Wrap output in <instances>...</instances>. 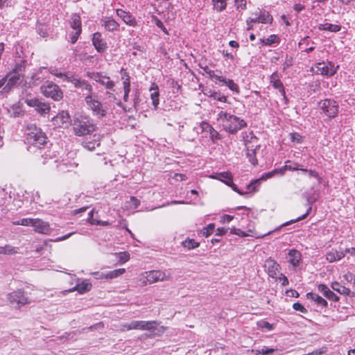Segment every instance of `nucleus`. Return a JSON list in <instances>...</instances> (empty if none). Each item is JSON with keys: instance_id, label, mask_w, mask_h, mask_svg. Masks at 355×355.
Returning <instances> with one entry per match:
<instances>
[{"instance_id": "nucleus-37", "label": "nucleus", "mask_w": 355, "mask_h": 355, "mask_svg": "<svg viewBox=\"0 0 355 355\" xmlns=\"http://www.w3.org/2000/svg\"><path fill=\"white\" fill-rule=\"evenodd\" d=\"M319 29L321 31H328L333 33H337L340 31L341 26L337 24H332L330 23H325L319 26Z\"/></svg>"}, {"instance_id": "nucleus-58", "label": "nucleus", "mask_w": 355, "mask_h": 355, "mask_svg": "<svg viewBox=\"0 0 355 355\" xmlns=\"http://www.w3.org/2000/svg\"><path fill=\"white\" fill-rule=\"evenodd\" d=\"M54 74L57 77L62 78L63 80H67L68 82H70V79H71L70 78H73V76L72 75H69V74H67V73H55Z\"/></svg>"}, {"instance_id": "nucleus-19", "label": "nucleus", "mask_w": 355, "mask_h": 355, "mask_svg": "<svg viewBox=\"0 0 355 355\" xmlns=\"http://www.w3.org/2000/svg\"><path fill=\"white\" fill-rule=\"evenodd\" d=\"M270 83L272 85L277 89H278L283 97V100L285 101V103H287L288 98L286 96V92L284 89V87L283 83L279 79L278 75L277 73H273L270 76Z\"/></svg>"}, {"instance_id": "nucleus-33", "label": "nucleus", "mask_w": 355, "mask_h": 355, "mask_svg": "<svg viewBox=\"0 0 355 355\" xmlns=\"http://www.w3.org/2000/svg\"><path fill=\"white\" fill-rule=\"evenodd\" d=\"M345 256V251H334L331 250L329 252H328L326 255L327 260L329 262H334L336 261L340 260L342 258H343Z\"/></svg>"}, {"instance_id": "nucleus-45", "label": "nucleus", "mask_w": 355, "mask_h": 355, "mask_svg": "<svg viewBox=\"0 0 355 355\" xmlns=\"http://www.w3.org/2000/svg\"><path fill=\"white\" fill-rule=\"evenodd\" d=\"M182 245L189 250L194 249L199 246V243L193 239H187L182 242Z\"/></svg>"}, {"instance_id": "nucleus-11", "label": "nucleus", "mask_w": 355, "mask_h": 355, "mask_svg": "<svg viewBox=\"0 0 355 355\" xmlns=\"http://www.w3.org/2000/svg\"><path fill=\"white\" fill-rule=\"evenodd\" d=\"M87 76L96 83L104 86L105 89L114 91L115 84L109 76L101 72H87Z\"/></svg>"}, {"instance_id": "nucleus-17", "label": "nucleus", "mask_w": 355, "mask_h": 355, "mask_svg": "<svg viewBox=\"0 0 355 355\" xmlns=\"http://www.w3.org/2000/svg\"><path fill=\"white\" fill-rule=\"evenodd\" d=\"M70 78V83H71L76 88L87 92V94H93V87L87 80L74 76Z\"/></svg>"}, {"instance_id": "nucleus-50", "label": "nucleus", "mask_w": 355, "mask_h": 355, "mask_svg": "<svg viewBox=\"0 0 355 355\" xmlns=\"http://www.w3.org/2000/svg\"><path fill=\"white\" fill-rule=\"evenodd\" d=\"M81 31H82V29L79 28L77 31H74L73 32L71 33V36H70L71 43L74 44L76 42V41L78 39L79 35L81 33Z\"/></svg>"}, {"instance_id": "nucleus-57", "label": "nucleus", "mask_w": 355, "mask_h": 355, "mask_svg": "<svg viewBox=\"0 0 355 355\" xmlns=\"http://www.w3.org/2000/svg\"><path fill=\"white\" fill-rule=\"evenodd\" d=\"M124 93H130V81L128 77L123 83Z\"/></svg>"}, {"instance_id": "nucleus-39", "label": "nucleus", "mask_w": 355, "mask_h": 355, "mask_svg": "<svg viewBox=\"0 0 355 355\" xmlns=\"http://www.w3.org/2000/svg\"><path fill=\"white\" fill-rule=\"evenodd\" d=\"M17 252V248L10 245H6L5 246H0V254H15Z\"/></svg>"}, {"instance_id": "nucleus-48", "label": "nucleus", "mask_w": 355, "mask_h": 355, "mask_svg": "<svg viewBox=\"0 0 355 355\" xmlns=\"http://www.w3.org/2000/svg\"><path fill=\"white\" fill-rule=\"evenodd\" d=\"M34 219L33 218H22L21 220L14 223L15 225H20L24 226H32L33 224Z\"/></svg>"}, {"instance_id": "nucleus-2", "label": "nucleus", "mask_w": 355, "mask_h": 355, "mask_svg": "<svg viewBox=\"0 0 355 355\" xmlns=\"http://www.w3.org/2000/svg\"><path fill=\"white\" fill-rule=\"evenodd\" d=\"M25 71V64L24 63L17 64L12 71L8 73L6 76V85L3 88L2 92H8L14 87L20 84L24 78Z\"/></svg>"}, {"instance_id": "nucleus-42", "label": "nucleus", "mask_w": 355, "mask_h": 355, "mask_svg": "<svg viewBox=\"0 0 355 355\" xmlns=\"http://www.w3.org/2000/svg\"><path fill=\"white\" fill-rule=\"evenodd\" d=\"M278 42V37L275 35H271L266 39H261L260 43L263 46H270L272 44Z\"/></svg>"}, {"instance_id": "nucleus-9", "label": "nucleus", "mask_w": 355, "mask_h": 355, "mask_svg": "<svg viewBox=\"0 0 355 355\" xmlns=\"http://www.w3.org/2000/svg\"><path fill=\"white\" fill-rule=\"evenodd\" d=\"M338 68V66H336L331 62H322L317 63L312 69L317 74L331 76L336 73Z\"/></svg>"}, {"instance_id": "nucleus-16", "label": "nucleus", "mask_w": 355, "mask_h": 355, "mask_svg": "<svg viewBox=\"0 0 355 355\" xmlns=\"http://www.w3.org/2000/svg\"><path fill=\"white\" fill-rule=\"evenodd\" d=\"M92 44L98 53H104L107 49V43L102 38V35L99 32H96L93 34Z\"/></svg>"}, {"instance_id": "nucleus-44", "label": "nucleus", "mask_w": 355, "mask_h": 355, "mask_svg": "<svg viewBox=\"0 0 355 355\" xmlns=\"http://www.w3.org/2000/svg\"><path fill=\"white\" fill-rule=\"evenodd\" d=\"M214 8L218 12L223 10L227 6L226 0H212Z\"/></svg>"}, {"instance_id": "nucleus-3", "label": "nucleus", "mask_w": 355, "mask_h": 355, "mask_svg": "<svg viewBox=\"0 0 355 355\" xmlns=\"http://www.w3.org/2000/svg\"><path fill=\"white\" fill-rule=\"evenodd\" d=\"M27 139L32 145L40 148L48 141L46 134L34 123H30L26 127Z\"/></svg>"}, {"instance_id": "nucleus-36", "label": "nucleus", "mask_w": 355, "mask_h": 355, "mask_svg": "<svg viewBox=\"0 0 355 355\" xmlns=\"http://www.w3.org/2000/svg\"><path fill=\"white\" fill-rule=\"evenodd\" d=\"M254 15H258L260 19V23L268 24L271 23L272 21V17L268 13V12L263 11L261 12V10L258 9V10L254 12Z\"/></svg>"}, {"instance_id": "nucleus-4", "label": "nucleus", "mask_w": 355, "mask_h": 355, "mask_svg": "<svg viewBox=\"0 0 355 355\" xmlns=\"http://www.w3.org/2000/svg\"><path fill=\"white\" fill-rule=\"evenodd\" d=\"M85 101L94 116H96L98 119L106 116L107 107L98 100L97 94L94 93L87 94L85 96Z\"/></svg>"}, {"instance_id": "nucleus-32", "label": "nucleus", "mask_w": 355, "mask_h": 355, "mask_svg": "<svg viewBox=\"0 0 355 355\" xmlns=\"http://www.w3.org/2000/svg\"><path fill=\"white\" fill-rule=\"evenodd\" d=\"M217 80L224 83L232 92L236 94L239 93V87L238 85L235 83L232 80L226 79L223 77H217Z\"/></svg>"}, {"instance_id": "nucleus-35", "label": "nucleus", "mask_w": 355, "mask_h": 355, "mask_svg": "<svg viewBox=\"0 0 355 355\" xmlns=\"http://www.w3.org/2000/svg\"><path fill=\"white\" fill-rule=\"evenodd\" d=\"M92 288V284L87 280L83 281L80 284H78L73 288V291H77L79 293H85Z\"/></svg>"}, {"instance_id": "nucleus-18", "label": "nucleus", "mask_w": 355, "mask_h": 355, "mask_svg": "<svg viewBox=\"0 0 355 355\" xmlns=\"http://www.w3.org/2000/svg\"><path fill=\"white\" fill-rule=\"evenodd\" d=\"M34 230L43 234H49L51 232L49 224L39 218H35L33 224Z\"/></svg>"}, {"instance_id": "nucleus-29", "label": "nucleus", "mask_w": 355, "mask_h": 355, "mask_svg": "<svg viewBox=\"0 0 355 355\" xmlns=\"http://www.w3.org/2000/svg\"><path fill=\"white\" fill-rule=\"evenodd\" d=\"M102 25L109 31H114L118 29L119 24L112 18L105 17L101 20Z\"/></svg>"}, {"instance_id": "nucleus-12", "label": "nucleus", "mask_w": 355, "mask_h": 355, "mask_svg": "<svg viewBox=\"0 0 355 355\" xmlns=\"http://www.w3.org/2000/svg\"><path fill=\"white\" fill-rule=\"evenodd\" d=\"M25 103L28 106L35 107V110L41 115L48 114L51 110V107L49 103L42 102L38 99H26Z\"/></svg>"}, {"instance_id": "nucleus-23", "label": "nucleus", "mask_w": 355, "mask_h": 355, "mask_svg": "<svg viewBox=\"0 0 355 355\" xmlns=\"http://www.w3.org/2000/svg\"><path fill=\"white\" fill-rule=\"evenodd\" d=\"M116 15L128 25L135 26L137 24L135 18L129 12L121 9L116 10Z\"/></svg>"}, {"instance_id": "nucleus-20", "label": "nucleus", "mask_w": 355, "mask_h": 355, "mask_svg": "<svg viewBox=\"0 0 355 355\" xmlns=\"http://www.w3.org/2000/svg\"><path fill=\"white\" fill-rule=\"evenodd\" d=\"M265 268L270 277L277 279L280 266L276 261L272 259L266 260Z\"/></svg>"}, {"instance_id": "nucleus-21", "label": "nucleus", "mask_w": 355, "mask_h": 355, "mask_svg": "<svg viewBox=\"0 0 355 355\" xmlns=\"http://www.w3.org/2000/svg\"><path fill=\"white\" fill-rule=\"evenodd\" d=\"M53 121L60 126L67 127L71 123L69 114L67 111H61L53 118Z\"/></svg>"}, {"instance_id": "nucleus-51", "label": "nucleus", "mask_w": 355, "mask_h": 355, "mask_svg": "<svg viewBox=\"0 0 355 355\" xmlns=\"http://www.w3.org/2000/svg\"><path fill=\"white\" fill-rule=\"evenodd\" d=\"M259 326L262 329H266L269 331L272 330L273 329V324L269 323L267 321H260L258 323Z\"/></svg>"}, {"instance_id": "nucleus-49", "label": "nucleus", "mask_w": 355, "mask_h": 355, "mask_svg": "<svg viewBox=\"0 0 355 355\" xmlns=\"http://www.w3.org/2000/svg\"><path fill=\"white\" fill-rule=\"evenodd\" d=\"M214 230V224H209L207 227H205L202 231V234L205 236L206 237L209 236Z\"/></svg>"}, {"instance_id": "nucleus-6", "label": "nucleus", "mask_w": 355, "mask_h": 355, "mask_svg": "<svg viewBox=\"0 0 355 355\" xmlns=\"http://www.w3.org/2000/svg\"><path fill=\"white\" fill-rule=\"evenodd\" d=\"M157 321L133 320L122 324L123 330L140 329L153 331L157 329Z\"/></svg>"}, {"instance_id": "nucleus-56", "label": "nucleus", "mask_w": 355, "mask_h": 355, "mask_svg": "<svg viewBox=\"0 0 355 355\" xmlns=\"http://www.w3.org/2000/svg\"><path fill=\"white\" fill-rule=\"evenodd\" d=\"M211 96L218 101H220V102H226L227 101V97L224 95H221L220 94H218V93H214Z\"/></svg>"}, {"instance_id": "nucleus-38", "label": "nucleus", "mask_w": 355, "mask_h": 355, "mask_svg": "<svg viewBox=\"0 0 355 355\" xmlns=\"http://www.w3.org/2000/svg\"><path fill=\"white\" fill-rule=\"evenodd\" d=\"M257 138L254 135H252L250 140H245L246 150L252 149L257 151L260 147L259 144L257 143Z\"/></svg>"}, {"instance_id": "nucleus-14", "label": "nucleus", "mask_w": 355, "mask_h": 355, "mask_svg": "<svg viewBox=\"0 0 355 355\" xmlns=\"http://www.w3.org/2000/svg\"><path fill=\"white\" fill-rule=\"evenodd\" d=\"M318 195L315 193V192L314 191L313 194H308L307 196H306V201H307V203H308V205H309V208L306 211V212L303 214L302 216H300L298 217L297 218L295 219V220H291L290 221H288L284 224L282 225V226H287L288 225H291L293 223H295V222H297V221H300L301 220H303L305 218H306V216L309 214L312 207H311V205L313 203H314L317 199H318Z\"/></svg>"}, {"instance_id": "nucleus-13", "label": "nucleus", "mask_w": 355, "mask_h": 355, "mask_svg": "<svg viewBox=\"0 0 355 355\" xmlns=\"http://www.w3.org/2000/svg\"><path fill=\"white\" fill-rule=\"evenodd\" d=\"M146 279L149 284H153L159 281L169 279L170 274L165 271L151 270L146 272Z\"/></svg>"}, {"instance_id": "nucleus-8", "label": "nucleus", "mask_w": 355, "mask_h": 355, "mask_svg": "<svg viewBox=\"0 0 355 355\" xmlns=\"http://www.w3.org/2000/svg\"><path fill=\"white\" fill-rule=\"evenodd\" d=\"M94 130V125L89 121H77L74 122L73 132L76 136H87V135H91Z\"/></svg>"}, {"instance_id": "nucleus-52", "label": "nucleus", "mask_w": 355, "mask_h": 355, "mask_svg": "<svg viewBox=\"0 0 355 355\" xmlns=\"http://www.w3.org/2000/svg\"><path fill=\"white\" fill-rule=\"evenodd\" d=\"M210 139L212 141H214L215 139H220V135L218 132L217 130H216L213 127L211 130L209 131Z\"/></svg>"}, {"instance_id": "nucleus-5", "label": "nucleus", "mask_w": 355, "mask_h": 355, "mask_svg": "<svg viewBox=\"0 0 355 355\" xmlns=\"http://www.w3.org/2000/svg\"><path fill=\"white\" fill-rule=\"evenodd\" d=\"M41 92L46 97L58 101L63 97V93L58 85L53 82H46L40 88Z\"/></svg>"}, {"instance_id": "nucleus-47", "label": "nucleus", "mask_w": 355, "mask_h": 355, "mask_svg": "<svg viewBox=\"0 0 355 355\" xmlns=\"http://www.w3.org/2000/svg\"><path fill=\"white\" fill-rule=\"evenodd\" d=\"M118 258L120 263H124L130 259V254L127 252H119Z\"/></svg>"}, {"instance_id": "nucleus-46", "label": "nucleus", "mask_w": 355, "mask_h": 355, "mask_svg": "<svg viewBox=\"0 0 355 355\" xmlns=\"http://www.w3.org/2000/svg\"><path fill=\"white\" fill-rule=\"evenodd\" d=\"M261 179L255 180L249 184L246 187V191L244 194L254 192L257 190V184L259 183Z\"/></svg>"}, {"instance_id": "nucleus-15", "label": "nucleus", "mask_w": 355, "mask_h": 355, "mask_svg": "<svg viewBox=\"0 0 355 355\" xmlns=\"http://www.w3.org/2000/svg\"><path fill=\"white\" fill-rule=\"evenodd\" d=\"M100 138L101 136L97 134L90 135L89 137H86L82 141V146L85 149L92 151L96 146H100Z\"/></svg>"}, {"instance_id": "nucleus-10", "label": "nucleus", "mask_w": 355, "mask_h": 355, "mask_svg": "<svg viewBox=\"0 0 355 355\" xmlns=\"http://www.w3.org/2000/svg\"><path fill=\"white\" fill-rule=\"evenodd\" d=\"M8 300L11 304H16L18 308L31 302L27 293L20 289L10 293Z\"/></svg>"}, {"instance_id": "nucleus-61", "label": "nucleus", "mask_w": 355, "mask_h": 355, "mask_svg": "<svg viewBox=\"0 0 355 355\" xmlns=\"http://www.w3.org/2000/svg\"><path fill=\"white\" fill-rule=\"evenodd\" d=\"M204 71L206 73L209 74L211 78H214L216 80H217V77H220V76L215 74L214 71L209 69L207 67L205 68Z\"/></svg>"}, {"instance_id": "nucleus-53", "label": "nucleus", "mask_w": 355, "mask_h": 355, "mask_svg": "<svg viewBox=\"0 0 355 355\" xmlns=\"http://www.w3.org/2000/svg\"><path fill=\"white\" fill-rule=\"evenodd\" d=\"M300 164L298 163H293L291 164H286L284 166V169H288L290 171H298Z\"/></svg>"}, {"instance_id": "nucleus-63", "label": "nucleus", "mask_w": 355, "mask_h": 355, "mask_svg": "<svg viewBox=\"0 0 355 355\" xmlns=\"http://www.w3.org/2000/svg\"><path fill=\"white\" fill-rule=\"evenodd\" d=\"M277 173V170H274L272 171L268 172L265 173L262 175V177L260 178L261 180H266L268 178H271L274 173Z\"/></svg>"}, {"instance_id": "nucleus-22", "label": "nucleus", "mask_w": 355, "mask_h": 355, "mask_svg": "<svg viewBox=\"0 0 355 355\" xmlns=\"http://www.w3.org/2000/svg\"><path fill=\"white\" fill-rule=\"evenodd\" d=\"M125 270L124 268H119L116 270H114L112 271H110L107 273H99L98 272H94V275H96V279H114L116 278L125 272Z\"/></svg>"}, {"instance_id": "nucleus-62", "label": "nucleus", "mask_w": 355, "mask_h": 355, "mask_svg": "<svg viewBox=\"0 0 355 355\" xmlns=\"http://www.w3.org/2000/svg\"><path fill=\"white\" fill-rule=\"evenodd\" d=\"M277 278L280 281H282V286H287L289 284L288 278L283 274H280V276Z\"/></svg>"}, {"instance_id": "nucleus-28", "label": "nucleus", "mask_w": 355, "mask_h": 355, "mask_svg": "<svg viewBox=\"0 0 355 355\" xmlns=\"http://www.w3.org/2000/svg\"><path fill=\"white\" fill-rule=\"evenodd\" d=\"M331 288L334 291H335L343 295H347V296H353L354 295V293H352L349 288H348L344 286H342L337 282H334L331 284Z\"/></svg>"}, {"instance_id": "nucleus-60", "label": "nucleus", "mask_w": 355, "mask_h": 355, "mask_svg": "<svg viewBox=\"0 0 355 355\" xmlns=\"http://www.w3.org/2000/svg\"><path fill=\"white\" fill-rule=\"evenodd\" d=\"M230 232H231V234L241 236H246V234L243 232H242L240 229H236V228L231 229Z\"/></svg>"}, {"instance_id": "nucleus-54", "label": "nucleus", "mask_w": 355, "mask_h": 355, "mask_svg": "<svg viewBox=\"0 0 355 355\" xmlns=\"http://www.w3.org/2000/svg\"><path fill=\"white\" fill-rule=\"evenodd\" d=\"M293 308L295 311H299L303 313H305L306 312V309L299 302L294 303L293 304Z\"/></svg>"}, {"instance_id": "nucleus-24", "label": "nucleus", "mask_w": 355, "mask_h": 355, "mask_svg": "<svg viewBox=\"0 0 355 355\" xmlns=\"http://www.w3.org/2000/svg\"><path fill=\"white\" fill-rule=\"evenodd\" d=\"M318 290L320 291L325 297L337 302L339 300V297L336 295L333 291H331L325 284H320L318 286Z\"/></svg>"}, {"instance_id": "nucleus-59", "label": "nucleus", "mask_w": 355, "mask_h": 355, "mask_svg": "<svg viewBox=\"0 0 355 355\" xmlns=\"http://www.w3.org/2000/svg\"><path fill=\"white\" fill-rule=\"evenodd\" d=\"M274 351H275L274 349L265 347V348L261 349V350L259 351V353L263 355H268V354H272Z\"/></svg>"}, {"instance_id": "nucleus-26", "label": "nucleus", "mask_w": 355, "mask_h": 355, "mask_svg": "<svg viewBox=\"0 0 355 355\" xmlns=\"http://www.w3.org/2000/svg\"><path fill=\"white\" fill-rule=\"evenodd\" d=\"M289 260L288 261L292 264L293 267L299 266L301 261V253L295 249L291 250L288 254Z\"/></svg>"}, {"instance_id": "nucleus-31", "label": "nucleus", "mask_w": 355, "mask_h": 355, "mask_svg": "<svg viewBox=\"0 0 355 355\" xmlns=\"http://www.w3.org/2000/svg\"><path fill=\"white\" fill-rule=\"evenodd\" d=\"M42 158L44 159L43 164H49L51 162L55 163L56 160H53L56 157L55 151L52 150L51 149H48L45 150L43 153H42Z\"/></svg>"}, {"instance_id": "nucleus-7", "label": "nucleus", "mask_w": 355, "mask_h": 355, "mask_svg": "<svg viewBox=\"0 0 355 355\" xmlns=\"http://www.w3.org/2000/svg\"><path fill=\"white\" fill-rule=\"evenodd\" d=\"M319 108L329 118H334L338 113V103L333 99H324L319 103Z\"/></svg>"}, {"instance_id": "nucleus-43", "label": "nucleus", "mask_w": 355, "mask_h": 355, "mask_svg": "<svg viewBox=\"0 0 355 355\" xmlns=\"http://www.w3.org/2000/svg\"><path fill=\"white\" fill-rule=\"evenodd\" d=\"M246 156L248 158L249 162L254 166L258 164L257 159L256 157V151L252 149L246 150Z\"/></svg>"}, {"instance_id": "nucleus-25", "label": "nucleus", "mask_w": 355, "mask_h": 355, "mask_svg": "<svg viewBox=\"0 0 355 355\" xmlns=\"http://www.w3.org/2000/svg\"><path fill=\"white\" fill-rule=\"evenodd\" d=\"M8 114L11 117H19L24 115V111L19 103H15L6 107Z\"/></svg>"}, {"instance_id": "nucleus-27", "label": "nucleus", "mask_w": 355, "mask_h": 355, "mask_svg": "<svg viewBox=\"0 0 355 355\" xmlns=\"http://www.w3.org/2000/svg\"><path fill=\"white\" fill-rule=\"evenodd\" d=\"M306 297L309 300H311L315 302L318 306H319L322 308L327 307L328 305L327 300L316 293H311V292L308 293L306 294Z\"/></svg>"}, {"instance_id": "nucleus-34", "label": "nucleus", "mask_w": 355, "mask_h": 355, "mask_svg": "<svg viewBox=\"0 0 355 355\" xmlns=\"http://www.w3.org/2000/svg\"><path fill=\"white\" fill-rule=\"evenodd\" d=\"M211 177L214 179L224 182L227 185H230V183H232V176L229 172L216 173L215 175H212Z\"/></svg>"}, {"instance_id": "nucleus-40", "label": "nucleus", "mask_w": 355, "mask_h": 355, "mask_svg": "<svg viewBox=\"0 0 355 355\" xmlns=\"http://www.w3.org/2000/svg\"><path fill=\"white\" fill-rule=\"evenodd\" d=\"M71 26L74 31L81 28L80 17L77 14H73L71 16Z\"/></svg>"}, {"instance_id": "nucleus-41", "label": "nucleus", "mask_w": 355, "mask_h": 355, "mask_svg": "<svg viewBox=\"0 0 355 355\" xmlns=\"http://www.w3.org/2000/svg\"><path fill=\"white\" fill-rule=\"evenodd\" d=\"M211 129L212 126L206 121L201 122L198 128H194V130H196L198 134L202 133L203 132H209V131L211 130Z\"/></svg>"}, {"instance_id": "nucleus-55", "label": "nucleus", "mask_w": 355, "mask_h": 355, "mask_svg": "<svg viewBox=\"0 0 355 355\" xmlns=\"http://www.w3.org/2000/svg\"><path fill=\"white\" fill-rule=\"evenodd\" d=\"M235 5L238 9L242 10L246 9V1L245 0H236Z\"/></svg>"}, {"instance_id": "nucleus-64", "label": "nucleus", "mask_w": 355, "mask_h": 355, "mask_svg": "<svg viewBox=\"0 0 355 355\" xmlns=\"http://www.w3.org/2000/svg\"><path fill=\"white\" fill-rule=\"evenodd\" d=\"M223 223H230L234 218L233 216L225 214L222 216Z\"/></svg>"}, {"instance_id": "nucleus-30", "label": "nucleus", "mask_w": 355, "mask_h": 355, "mask_svg": "<svg viewBox=\"0 0 355 355\" xmlns=\"http://www.w3.org/2000/svg\"><path fill=\"white\" fill-rule=\"evenodd\" d=\"M150 98L152 100V103L154 106V109L156 110L158 107L159 100V89L157 85L153 84V86L150 89Z\"/></svg>"}, {"instance_id": "nucleus-1", "label": "nucleus", "mask_w": 355, "mask_h": 355, "mask_svg": "<svg viewBox=\"0 0 355 355\" xmlns=\"http://www.w3.org/2000/svg\"><path fill=\"white\" fill-rule=\"evenodd\" d=\"M217 120L221 122L223 128L226 132L232 135L236 134L247 125L243 119L224 111L219 112Z\"/></svg>"}]
</instances>
